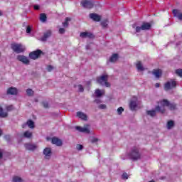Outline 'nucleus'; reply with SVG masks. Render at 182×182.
Wrapping results in <instances>:
<instances>
[{
  "instance_id": "f257e3e1",
  "label": "nucleus",
  "mask_w": 182,
  "mask_h": 182,
  "mask_svg": "<svg viewBox=\"0 0 182 182\" xmlns=\"http://www.w3.org/2000/svg\"><path fill=\"white\" fill-rule=\"evenodd\" d=\"M165 107H168L169 110H176V105L174 103H170L167 100H163L160 101L159 105L156 107L155 110L159 113H164Z\"/></svg>"
},
{
  "instance_id": "f03ea898",
  "label": "nucleus",
  "mask_w": 182,
  "mask_h": 182,
  "mask_svg": "<svg viewBox=\"0 0 182 182\" xmlns=\"http://www.w3.org/2000/svg\"><path fill=\"white\" fill-rule=\"evenodd\" d=\"M109 76L107 75H102L97 78V82L101 86H105L106 87H110V83L107 82Z\"/></svg>"
},
{
  "instance_id": "7ed1b4c3",
  "label": "nucleus",
  "mask_w": 182,
  "mask_h": 182,
  "mask_svg": "<svg viewBox=\"0 0 182 182\" xmlns=\"http://www.w3.org/2000/svg\"><path fill=\"white\" fill-rule=\"evenodd\" d=\"M129 159L132 160H139L140 159V153L139 152V148L134 146L132 148L131 151L128 154Z\"/></svg>"
},
{
  "instance_id": "20e7f679",
  "label": "nucleus",
  "mask_w": 182,
  "mask_h": 182,
  "mask_svg": "<svg viewBox=\"0 0 182 182\" xmlns=\"http://www.w3.org/2000/svg\"><path fill=\"white\" fill-rule=\"evenodd\" d=\"M11 49L14 52H16V53H22V52H25L26 48L22 43H14L11 44Z\"/></svg>"
},
{
  "instance_id": "39448f33",
  "label": "nucleus",
  "mask_w": 182,
  "mask_h": 182,
  "mask_svg": "<svg viewBox=\"0 0 182 182\" xmlns=\"http://www.w3.org/2000/svg\"><path fill=\"white\" fill-rule=\"evenodd\" d=\"M151 28V24L150 23H144L141 26H137L135 28V31L137 33L141 32V31H149Z\"/></svg>"
},
{
  "instance_id": "423d86ee",
  "label": "nucleus",
  "mask_w": 182,
  "mask_h": 182,
  "mask_svg": "<svg viewBox=\"0 0 182 182\" xmlns=\"http://www.w3.org/2000/svg\"><path fill=\"white\" fill-rule=\"evenodd\" d=\"M177 85V82L174 80H171V81H168L164 85V89L165 90H170L171 89H173V87H176Z\"/></svg>"
},
{
  "instance_id": "0eeeda50",
  "label": "nucleus",
  "mask_w": 182,
  "mask_h": 182,
  "mask_svg": "<svg viewBox=\"0 0 182 182\" xmlns=\"http://www.w3.org/2000/svg\"><path fill=\"white\" fill-rule=\"evenodd\" d=\"M81 5L82 6H83V8H86L87 9H92V8L95 6V4L93 3V1L87 0H83L81 2Z\"/></svg>"
},
{
  "instance_id": "6e6552de",
  "label": "nucleus",
  "mask_w": 182,
  "mask_h": 182,
  "mask_svg": "<svg viewBox=\"0 0 182 182\" xmlns=\"http://www.w3.org/2000/svg\"><path fill=\"white\" fill-rule=\"evenodd\" d=\"M90 126L89 124L85 125L84 127H76L75 129L78 132H80L81 133H86L87 134H89L90 133V129H89Z\"/></svg>"
},
{
  "instance_id": "1a4fd4ad",
  "label": "nucleus",
  "mask_w": 182,
  "mask_h": 182,
  "mask_svg": "<svg viewBox=\"0 0 182 182\" xmlns=\"http://www.w3.org/2000/svg\"><path fill=\"white\" fill-rule=\"evenodd\" d=\"M43 154L46 160H49V159L52 157V149L49 147L44 149L43 151Z\"/></svg>"
},
{
  "instance_id": "9d476101",
  "label": "nucleus",
  "mask_w": 182,
  "mask_h": 182,
  "mask_svg": "<svg viewBox=\"0 0 182 182\" xmlns=\"http://www.w3.org/2000/svg\"><path fill=\"white\" fill-rule=\"evenodd\" d=\"M139 103L140 102L137 100V97H134L129 104L131 110H136V107H137V105H139Z\"/></svg>"
},
{
  "instance_id": "9b49d317",
  "label": "nucleus",
  "mask_w": 182,
  "mask_h": 182,
  "mask_svg": "<svg viewBox=\"0 0 182 182\" xmlns=\"http://www.w3.org/2000/svg\"><path fill=\"white\" fill-rule=\"evenodd\" d=\"M24 146L26 150H29L31 151H33L38 149V145L31 143L25 144Z\"/></svg>"
},
{
  "instance_id": "f8f14e48",
  "label": "nucleus",
  "mask_w": 182,
  "mask_h": 182,
  "mask_svg": "<svg viewBox=\"0 0 182 182\" xmlns=\"http://www.w3.org/2000/svg\"><path fill=\"white\" fill-rule=\"evenodd\" d=\"M41 53H42V51L41 50H38L36 51L30 53L29 57L31 59H33V60L38 59Z\"/></svg>"
},
{
  "instance_id": "ddd939ff",
  "label": "nucleus",
  "mask_w": 182,
  "mask_h": 182,
  "mask_svg": "<svg viewBox=\"0 0 182 182\" xmlns=\"http://www.w3.org/2000/svg\"><path fill=\"white\" fill-rule=\"evenodd\" d=\"M17 59L19 60V62L24 63V65H29V59H28L26 56L18 55L17 56Z\"/></svg>"
},
{
  "instance_id": "4468645a",
  "label": "nucleus",
  "mask_w": 182,
  "mask_h": 182,
  "mask_svg": "<svg viewBox=\"0 0 182 182\" xmlns=\"http://www.w3.org/2000/svg\"><path fill=\"white\" fill-rule=\"evenodd\" d=\"M90 19H92V21H95V22H99L100 19H102V16L95 13L90 14Z\"/></svg>"
},
{
  "instance_id": "2eb2a0df",
  "label": "nucleus",
  "mask_w": 182,
  "mask_h": 182,
  "mask_svg": "<svg viewBox=\"0 0 182 182\" xmlns=\"http://www.w3.org/2000/svg\"><path fill=\"white\" fill-rule=\"evenodd\" d=\"M26 126H28V127L30 129H34L35 128V123L33 122V121L29 119L28 121H27L26 124H23L22 125L23 129H25L26 127Z\"/></svg>"
},
{
  "instance_id": "dca6fc26",
  "label": "nucleus",
  "mask_w": 182,
  "mask_h": 182,
  "mask_svg": "<svg viewBox=\"0 0 182 182\" xmlns=\"http://www.w3.org/2000/svg\"><path fill=\"white\" fill-rule=\"evenodd\" d=\"M173 16H176L179 21H182V13L177 9L173 10Z\"/></svg>"
},
{
  "instance_id": "f3484780",
  "label": "nucleus",
  "mask_w": 182,
  "mask_h": 182,
  "mask_svg": "<svg viewBox=\"0 0 182 182\" xmlns=\"http://www.w3.org/2000/svg\"><path fill=\"white\" fill-rule=\"evenodd\" d=\"M50 35H52V31H50V30L47 31L43 37H41V41H42V42H45L46 41V40L48 39V38L50 37Z\"/></svg>"
},
{
  "instance_id": "a211bd4d",
  "label": "nucleus",
  "mask_w": 182,
  "mask_h": 182,
  "mask_svg": "<svg viewBox=\"0 0 182 182\" xmlns=\"http://www.w3.org/2000/svg\"><path fill=\"white\" fill-rule=\"evenodd\" d=\"M77 117H78L79 119H81V120H84V121L87 120V115H86V114L82 112H77Z\"/></svg>"
},
{
  "instance_id": "6ab92c4d",
  "label": "nucleus",
  "mask_w": 182,
  "mask_h": 182,
  "mask_svg": "<svg viewBox=\"0 0 182 182\" xmlns=\"http://www.w3.org/2000/svg\"><path fill=\"white\" fill-rule=\"evenodd\" d=\"M53 144H55L56 146H62V140L58 139V137H53L51 139Z\"/></svg>"
},
{
  "instance_id": "aec40b11",
  "label": "nucleus",
  "mask_w": 182,
  "mask_h": 182,
  "mask_svg": "<svg viewBox=\"0 0 182 182\" xmlns=\"http://www.w3.org/2000/svg\"><path fill=\"white\" fill-rule=\"evenodd\" d=\"M80 38H89L90 39H92L93 38V34L89 32H82L80 34Z\"/></svg>"
},
{
  "instance_id": "412c9836",
  "label": "nucleus",
  "mask_w": 182,
  "mask_h": 182,
  "mask_svg": "<svg viewBox=\"0 0 182 182\" xmlns=\"http://www.w3.org/2000/svg\"><path fill=\"white\" fill-rule=\"evenodd\" d=\"M18 90L16 87H10L7 90V95H17Z\"/></svg>"
},
{
  "instance_id": "4be33fe9",
  "label": "nucleus",
  "mask_w": 182,
  "mask_h": 182,
  "mask_svg": "<svg viewBox=\"0 0 182 182\" xmlns=\"http://www.w3.org/2000/svg\"><path fill=\"white\" fill-rule=\"evenodd\" d=\"M95 95L96 97H102V96H103L105 95V90L97 89L95 92Z\"/></svg>"
},
{
  "instance_id": "5701e85b",
  "label": "nucleus",
  "mask_w": 182,
  "mask_h": 182,
  "mask_svg": "<svg viewBox=\"0 0 182 182\" xmlns=\"http://www.w3.org/2000/svg\"><path fill=\"white\" fill-rule=\"evenodd\" d=\"M153 75H155V77L159 79L160 76H161L162 71L160 69L154 70L152 72Z\"/></svg>"
},
{
  "instance_id": "b1692460",
  "label": "nucleus",
  "mask_w": 182,
  "mask_h": 182,
  "mask_svg": "<svg viewBox=\"0 0 182 182\" xmlns=\"http://www.w3.org/2000/svg\"><path fill=\"white\" fill-rule=\"evenodd\" d=\"M136 69L139 70V72H143L144 70V67H143V64H141V62L138 61L136 63Z\"/></svg>"
},
{
  "instance_id": "393cba45",
  "label": "nucleus",
  "mask_w": 182,
  "mask_h": 182,
  "mask_svg": "<svg viewBox=\"0 0 182 182\" xmlns=\"http://www.w3.org/2000/svg\"><path fill=\"white\" fill-rule=\"evenodd\" d=\"M0 117H8V112L4 111L2 107H0Z\"/></svg>"
},
{
  "instance_id": "a878e982",
  "label": "nucleus",
  "mask_w": 182,
  "mask_h": 182,
  "mask_svg": "<svg viewBox=\"0 0 182 182\" xmlns=\"http://www.w3.org/2000/svg\"><path fill=\"white\" fill-rule=\"evenodd\" d=\"M71 19L69 17H67L65 18V22H63V28H68L69 27V22H70Z\"/></svg>"
},
{
  "instance_id": "bb28decb",
  "label": "nucleus",
  "mask_w": 182,
  "mask_h": 182,
  "mask_svg": "<svg viewBox=\"0 0 182 182\" xmlns=\"http://www.w3.org/2000/svg\"><path fill=\"white\" fill-rule=\"evenodd\" d=\"M119 59V55L118 54H113L110 58L109 61L111 62H116Z\"/></svg>"
},
{
  "instance_id": "cd10ccee",
  "label": "nucleus",
  "mask_w": 182,
  "mask_h": 182,
  "mask_svg": "<svg viewBox=\"0 0 182 182\" xmlns=\"http://www.w3.org/2000/svg\"><path fill=\"white\" fill-rule=\"evenodd\" d=\"M23 137L26 139H31L32 137V132L31 131H26L23 133Z\"/></svg>"
},
{
  "instance_id": "c85d7f7f",
  "label": "nucleus",
  "mask_w": 182,
  "mask_h": 182,
  "mask_svg": "<svg viewBox=\"0 0 182 182\" xmlns=\"http://www.w3.org/2000/svg\"><path fill=\"white\" fill-rule=\"evenodd\" d=\"M13 182H23V180H22V178L19 176H14L12 179Z\"/></svg>"
},
{
  "instance_id": "c756f323",
  "label": "nucleus",
  "mask_w": 182,
  "mask_h": 182,
  "mask_svg": "<svg viewBox=\"0 0 182 182\" xmlns=\"http://www.w3.org/2000/svg\"><path fill=\"white\" fill-rule=\"evenodd\" d=\"M46 18H47L46 14H40V21L41 22H46Z\"/></svg>"
},
{
  "instance_id": "7c9ffc66",
  "label": "nucleus",
  "mask_w": 182,
  "mask_h": 182,
  "mask_svg": "<svg viewBox=\"0 0 182 182\" xmlns=\"http://www.w3.org/2000/svg\"><path fill=\"white\" fill-rule=\"evenodd\" d=\"M146 113L149 116H151V117H154V116H156V110H149L147 111Z\"/></svg>"
},
{
  "instance_id": "2f4dec72",
  "label": "nucleus",
  "mask_w": 182,
  "mask_h": 182,
  "mask_svg": "<svg viewBox=\"0 0 182 182\" xmlns=\"http://www.w3.org/2000/svg\"><path fill=\"white\" fill-rule=\"evenodd\" d=\"M107 23H109V21L107 20H104L101 22L102 28H107Z\"/></svg>"
},
{
  "instance_id": "473e14b6",
  "label": "nucleus",
  "mask_w": 182,
  "mask_h": 182,
  "mask_svg": "<svg viewBox=\"0 0 182 182\" xmlns=\"http://www.w3.org/2000/svg\"><path fill=\"white\" fill-rule=\"evenodd\" d=\"M173 126H174V122H173V121L168 122L167 129H171V127H173Z\"/></svg>"
},
{
  "instance_id": "72a5a7b5",
  "label": "nucleus",
  "mask_w": 182,
  "mask_h": 182,
  "mask_svg": "<svg viewBox=\"0 0 182 182\" xmlns=\"http://www.w3.org/2000/svg\"><path fill=\"white\" fill-rule=\"evenodd\" d=\"M6 112H12L14 110V105H7L6 106Z\"/></svg>"
},
{
  "instance_id": "f704fd0d",
  "label": "nucleus",
  "mask_w": 182,
  "mask_h": 182,
  "mask_svg": "<svg viewBox=\"0 0 182 182\" xmlns=\"http://www.w3.org/2000/svg\"><path fill=\"white\" fill-rule=\"evenodd\" d=\"M123 112H124V109H123V107H120L117 109V114H122V113H123Z\"/></svg>"
},
{
  "instance_id": "c9c22d12",
  "label": "nucleus",
  "mask_w": 182,
  "mask_h": 182,
  "mask_svg": "<svg viewBox=\"0 0 182 182\" xmlns=\"http://www.w3.org/2000/svg\"><path fill=\"white\" fill-rule=\"evenodd\" d=\"M176 75H178V76H180L181 77H182V69L176 70Z\"/></svg>"
},
{
  "instance_id": "e433bc0d",
  "label": "nucleus",
  "mask_w": 182,
  "mask_h": 182,
  "mask_svg": "<svg viewBox=\"0 0 182 182\" xmlns=\"http://www.w3.org/2000/svg\"><path fill=\"white\" fill-rule=\"evenodd\" d=\"M26 93L28 96H32L33 95V90L32 89H28Z\"/></svg>"
},
{
  "instance_id": "4c0bfd02",
  "label": "nucleus",
  "mask_w": 182,
  "mask_h": 182,
  "mask_svg": "<svg viewBox=\"0 0 182 182\" xmlns=\"http://www.w3.org/2000/svg\"><path fill=\"white\" fill-rule=\"evenodd\" d=\"M58 32H59V33H60V34H63V33H65V28H60L59 30H58Z\"/></svg>"
},
{
  "instance_id": "58836bf2",
  "label": "nucleus",
  "mask_w": 182,
  "mask_h": 182,
  "mask_svg": "<svg viewBox=\"0 0 182 182\" xmlns=\"http://www.w3.org/2000/svg\"><path fill=\"white\" fill-rule=\"evenodd\" d=\"M76 149L77 150H83V145L77 144Z\"/></svg>"
},
{
  "instance_id": "ea45409f",
  "label": "nucleus",
  "mask_w": 182,
  "mask_h": 182,
  "mask_svg": "<svg viewBox=\"0 0 182 182\" xmlns=\"http://www.w3.org/2000/svg\"><path fill=\"white\" fill-rule=\"evenodd\" d=\"M122 178H124L125 180H127V178H129V175H127V173H124L122 174Z\"/></svg>"
},
{
  "instance_id": "a19ab883",
  "label": "nucleus",
  "mask_w": 182,
  "mask_h": 182,
  "mask_svg": "<svg viewBox=\"0 0 182 182\" xmlns=\"http://www.w3.org/2000/svg\"><path fill=\"white\" fill-rule=\"evenodd\" d=\"M31 31H32V28H31V26H27L26 33H31Z\"/></svg>"
},
{
  "instance_id": "79ce46f5",
  "label": "nucleus",
  "mask_w": 182,
  "mask_h": 182,
  "mask_svg": "<svg viewBox=\"0 0 182 182\" xmlns=\"http://www.w3.org/2000/svg\"><path fill=\"white\" fill-rule=\"evenodd\" d=\"M43 107L46 109V108H48V107H49V104H48V102H44L43 103Z\"/></svg>"
},
{
  "instance_id": "37998d69",
  "label": "nucleus",
  "mask_w": 182,
  "mask_h": 182,
  "mask_svg": "<svg viewBox=\"0 0 182 182\" xmlns=\"http://www.w3.org/2000/svg\"><path fill=\"white\" fill-rule=\"evenodd\" d=\"M78 90L80 92H83L84 89H83V86L82 85H78Z\"/></svg>"
},
{
  "instance_id": "c03bdc74",
  "label": "nucleus",
  "mask_w": 182,
  "mask_h": 182,
  "mask_svg": "<svg viewBox=\"0 0 182 182\" xmlns=\"http://www.w3.org/2000/svg\"><path fill=\"white\" fill-rule=\"evenodd\" d=\"M53 69V67H52L51 65H48L47 67V70L48 72H50Z\"/></svg>"
},
{
  "instance_id": "a18cd8bd",
  "label": "nucleus",
  "mask_w": 182,
  "mask_h": 182,
  "mask_svg": "<svg viewBox=\"0 0 182 182\" xmlns=\"http://www.w3.org/2000/svg\"><path fill=\"white\" fill-rule=\"evenodd\" d=\"M98 107L99 109H106V105H100Z\"/></svg>"
},
{
  "instance_id": "49530a36",
  "label": "nucleus",
  "mask_w": 182,
  "mask_h": 182,
  "mask_svg": "<svg viewBox=\"0 0 182 182\" xmlns=\"http://www.w3.org/2000/svg\"><path fill=\"white\" fill-rule=\"evenodd\" d=\"M91 141H92V143H96V142H97V138H92V139H91Z\"/></svg>"
},
{
  "instance_id": "de8ad7c7",
  "label": "nucleus",
  "mask_w": 182,
  "mask_h": 182,
  "mask_svg": "<svg viewBox=\"0 0 182 182\" xmlns=\"http://www.w3.org/2000/svg\"><path fill=\"white\" fill-rule=\"evenodd\" d=\"M95 103H97V105H99V103H102V101L100 99H97L95 100Z\"/></svg>"
},
{
  "instance_id": "09e8293b",
  "label": "nucleus",
  "mask_w": 182,
  "mask_h": 182,
  "mask_svg": "<svg viewBox=\"0 0 182 182\" xmlns=\"http://www.w3.org/2000/svg\"><path fill=\"white\" fill-rule=\"evenodd\" d=\"M34 9H36V11H38V9H39V6H38V5H35V6H34Z\"/></svg>"
},
{
  "instance_id": "8fccbe9b",
  "label": "nucleus",
  "mask_w": 182,
  "mask_h": 182,
  "mask_svg": "<svg viewBox=\"0 0 182 182\" xmlns=\"http://www.w3.org/2000/svg\"><path fill=\"white\" fill-rule=\"evenodd\" d=\"M156 87H160V83L157 82L155 84Z\"/></svg>"
},
{
  "instance_id": "3c124183",
  "label": "nucleus",
  "mask_w": 182,
  "mask_h": 182,
  "mask_svg": "<svg viewBox=\"0 0 182 182\" xmlns=\"http://www.w3.org/2000/svg\"><path fill=\"white\" fill-rule=\"evenodd\" d=\"M2 156H3L2 151L0 150V159H2Z\"/></svg>"
},
{
  "instance_id": "603ef678",
  "label": "nucleus",
  "mask_w": 182,
  "mask_h": 182,
  "mask_svg": "<svg viewBox=\"0 0 182 182\" xmlns=\"http://www.w3.org/2000/svg\"><path fill=\"white\" fill-rule=\"evenodd\" d=\"M3 132L2 129H0V136L2 134Z\"/></svg>"
},
{
  "instance_id": "864d4df0",
  "label": "nucleus",
  "mask_w": 182,
  "mask_h": 182,
  "mask_svg": "<svg viewBox=\"0 0 182 182\" xmlns=\"http://www.w3.org/2000/svg\"><path fill=\"white\" fill-rule=\"evenodd\" d=\"M0 16H2V13L0 11Z\"/></svg>"
},
{
  "instance_id": "5fc2aeb1",
  "label": "nucleus",
  "mask_w": 182,
  "mask_h": 182,
  "mask_svg": "<svg viewBox=\"0 0 182 182\" xmlns=\"http://www.w3.org/2000/svg\"><path fill=\"white\" fill-rule=\"evenodd\" d=\"M133 28H134V26H133Z\"/></svg>"
}]
</instances>
